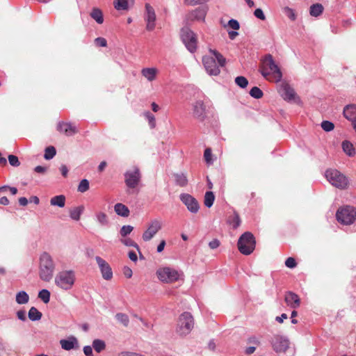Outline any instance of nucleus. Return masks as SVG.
I'll use <instances>...</instances> for the list:
<instances>
[{"mask_svg":"<svg viewBox=\"0 0 356 356\" xmlns=\"http://www.w3.org/2000/svg\"><path fill=\"white\" fill-rule=\"evenodd\" d=\"M284 300L286 305L292 309H295L300 307V299L299 296L293 292H286L284 296Z\"/></svg>","mask_w":356,"mask_h":356,"instance_id":"nucleus-19","label":"nucleus"},{"mask_svg":"<svg viewBox=\"0 0 356 356\" xmlns=\"http://www.w3.org/2000/svg\"><path fill=\"white\" fill-rule=\"evenodd\" d=\"M140 172L137 167H134L132 169L127 170L124 173V181L127 187L130 188H136L140 180Z\"/></svg>","mask_w":356,"mask_h":356,"instance_id":"nucleus-11","label":"nucleus"},{"mask_svg":"<svg viewBox=\"0 0 356 356\" xmlns=\"http://www.w3.org/2000/svg\"><path fill=\"white\" fill-rule=\"evenodd\" d=\"M76 281L75 270L72 269L63 270L58 272L54 278L56 286L61 290L72 289Z\"/></svg>","mask_w":356,"mask_h":356,"instance_id":"nucleus-4","label":"nucleus"},{"mask_svg":"<svg viewBox=\"0 0 356 356\" xmlns=\"http://www.w3.org/2000/svg\"><path fill=\"white\" fill-rule=\"evenodd\" d=\"M56 151L54 147L49 146L45 149L44 157L46 160H50L56 155Z\"/></svg>","mask_w":356,"mask_h":356,"instance_id":"nucleus-39","label":"nucleus"},{"mask_svg":"<svg viewBox=\"0 0 356 356\" xmlns=\"http://www.w3.org/2000/svg\"><path fill=\"white\" fill-rule=\"evenodd\" d=\"M194 318L190 312L182 313L178 318L176 332L180 336L188 334L194 327Z\"/></svg>","mask_w":356,"mask_h":356,"instance_id":"nucleus-5","label":"nucleus"},{"mask_svg":"<svg viewBox=\"0 0 356 356\" xmlns=\"http://www.w3.org/2000/svg\"><path fill=\"white\" fill-rule=\"evenodd\" d=\"M179 197L191 213H196L198 212L200 205L197 200L194 197L188 193H181Z\"/></svg>","mask_w":356,"mask_h":356,"instance_id":"nucleus-13","label":"nucleus"},{"mask_svg":"<svg viewBox=\"0 0 356 356\" xmlns=\"http://www.w3.org/2000/svg\"><path fill=\"white\" fill-rule=\"evenodd\" d=\"M17 317L19 320L22 321H26V312L24 309H21L17 312L16 313Z\"/></svg>","mask_w":356,"mask_h":356,"instance_id":"nucleus-55","label":"nucleus"},{"mask_svg":"<svg viewBox=\"0 0 356 356\" xmlns=\"http://www.w3.org/2000/svg\"><path fill=\"white\" fill-rule=\"evenodd\" d=\"M92 348H94L97 353H101L106 348V343L102 339H95L92 341Z\"/></svg>","mask_w":356,"mask_h":356,"instance_id":"nucleus-37","label":"nucleus"},{"mask_svg":"<svg viewBox=\"0 0 356 356\" xmlns=\"http://www.w3.org/2000/svg\"><path fill=\"white\" fill-rule=\"evenodd\" d=\"M285 265L289 268H293L296 266L297 263L293 257H289L285 261Z\"/></svg>","mask_w":356,"mask_h":356,"instance_id":"nucleus-51","label":"nucleus"},{"mask_svg":"<svg viewBox=\"0 0 356 356\" xmlns=\"http://www.w3.org/2000/svg\"><path fill=\"white\" fill-rule=\"evenodd\" d=\"M208 10L207 6L198 7L188 13L187 20L204 22Z\"/></svg>","mask_w":356,"mask_h":356,"instance_id":"nucleus-17","label":"nucleus"},{"mask_svg":"<svg viewBox=\"0 0 356 356\" xmlns=\"http://www.w3.org/2000/svg\"><path fill=\"white\" fill-rule=\"evenodd\" d=\"M55 264L51 256L44 252L40 257L39 276L44 282H49L55 270Z\"/></svg>","mask_w":356,"mask_h":356,"instance_id":"nucleus-3","label":"nucleus"},{"mask_svg":"<svg viewBox=\"0 0 356 356\" xmlns=\"http://www.w3.org/2000/svg\"><path fill=\"white\" fill-rule=\"evenodd\" d=\"M209 1L210 0H184V2L188 6H194L204 4Z\"/></svg>","mask_w":356,"mask_h":356,"instance_id":"nucleus-49","label":"nucleus"},{"mask_svg":"<svg viewBox=\"0 0 356 356\" xmlns=\"http://www.w3.org/2000/svg\"><path fill=\"white\" fill-rule=\"evenodd\" d=\"M175 183L177 185L184 187L188 184V179L184 173H177L174 175Z\"/></svg>","mask_w":356,"mask_h":356,"instance_id":"nucleus-32","label":"nucleus"},{"mask_svg":"<svg viewBox=\"0 0 356 356\" xmlns=\"http://www.w3.org/2000/svg\"><path fill=\"white\" fill-rule=\"evenodd\" d=\"M254 15L257 18L261 20H265L266 19V16L261 8H257L254 12Z\"/></svg>","mask_w":356,"mask_h":356,"instance_id":"nucleus-54","label":"nucleus"},{"mask_svg":"<svg viewBox=\"0 0 356 356\" xmlns=\"http://www.w3.org/2000/svg\"><path fill=\"white\" fill-rule=\"evenodd\" d=\"M158 70L154 67L143 68L141 71L142 75L149 81H152L156 79Z\"/></svg>","mask_w":356,"mask_h":356,"instance_id":"nucleus-24","label":"nucleus"},{"mask_svg":"<svg viewBox=\"0 0 356 356\" xmlns=\"http://www.w3.org/2000/svg\"><path fill=\"white\" fill-rule=\"evenodd\" d=\"M60 170L63 177H66L67 176L68 168L65 165H62L60 168Z\"/></svg>","mask_w":356,"mask_h":356,"instance_id":"nucleus-62","label":"nucleus"},{"mask_svg":"<svg viewBox=\"0 0 356 356\" xmlns=\"http://www.w3.org/2000/svg\"><path fill=\"white\" fill-rule=\"evenodd\" d=\"M114 211L118 216L122 217H128L130 213L129 208L122 203H117L114 206Z\"/></svg>","mask_w":356,"mask_h":356,"instance_id":"nucleus-25","label":"nucleus"},{"mask_svg":"<svg viewBox=\"0 0 356 356\" xmlns=\"http://www.w3.org/2000/svg\"><path fill=\"white\" fill-rule=\"evenodd\" d=\"M215 200V195L213 192L207 191L204 195V204L205 207L210 208L213 204Z\"/></svg>","mask_w":356,"mask_h":356,"instance_id":"nucleus-36","label":"nucleus"},{"mask_svg":"<svg viewBox=\"0 0 356 356\" xmlns=\"http://www.w3.org/2000/svg\"><path fill=\"white\" fill-rule=\"evenodd\" d=\"M95 218L97 223L102 227H106L109 225V220L107 214L103 211H98L95 213Z\"/></svg>","mask_w":356,"mask_h":356,"instance_id":"nucleus-26","label":"nucleus"},{"mask_svg":"<svg viewBox=\"0 0 356 356\" xmlns=\"http://www.w3.org/2000/svg\"><path fill=\"white\" fill-rule=\"evenodd\" d=\"M235 83L241 88H245L248 84V81L245 77L240 76L235 79Z\"/></svg>","mask_w":356,"mask_h":356,"instance_id":"nucleus-45","label":"nucleus"},{"mask_svg":"<svg viewBox=\"0 0 356 356\" xmlns=\"http://www.w3.org/2000/svg\"><path fill=\"white\" fill-rule=\"evenodd\" d=\"M249 343H252L253 345L257 346L259 344V341L255 337H251L248 340Z\"/></svg>","mask_w":356,"mask_h":356,"instance_id":"nucleus-63","label":"nucleus"},{"mask_svg":"<svg viewBox=\"0 0 356 356\" xmlns=\"http://www.w3.org/2000/svg\"><path fill=\"white\" fill-rule=\"evenodd\" d=\"M250 95L255 99H260L263 97L264 93L259 88L254 86L250 90Z\"/></svg>","mask_w":356,"mask_h":356,"instance_id":"nucleus-42","label":"nucleus"},{"mask_svg":"<svg viewBox=\"0 0 356 356\" xmlns=\"http://www.w3.org/2000/svg\"><path fill=\"white\" fill-rule=\"evenodd\" d=\"M83 350L86 356H93L92 347L90 346H86L83 347Z\"/></svg>","mask_w":356,"mask_h":356,"instance_id":"nucleus-58","label":"nucleus"},{"mask_svg":"<svg viewBox=\"0 0 356 356\" xmlns=\"http://www.w3.org/2000/svg\"><path fill=\"white\" fill-rule=\"evenodd\" d=\"M83 211V207L80 206L77 207H74L70 211V216L72 219L74 220H79L80 219V216Z\"/></svg>","mask_w":356,"mask_h":356,"instance_id":"nucleus-35","label":"nucleus"},{"mask_svg":"<svg viewBox=\"0 0 356 356\" xmlns=\"http://www.w3.org/2000/svg\"><path fill=\"white\" fill-rule=\"evenodd\" d=\"M50 204L52 206L64 207L65 204V197L63 195H59L51 198Z\"/></svg>","mask_w":356,"mask_h":356,"instance_id":"nucleus-29","label":"nucleus"},{"mask_svg":"<svg viewBox=\"0 0 356 356\" xmlns=\"http://www.w3.org/2000/svg\"><path fill=\"white\" fill-rule=\"evenodd\" d=\"M181 38L187 49L193 53L197 49V37L195 33L188 27L181 30Z\"/></svg>","mask_w":356,"mask_h":356,"instance_id":"nucleus-9","label":"nucleus"},{"mask_svg":"<svg viewBox=\"0 0 356 356\" xmlns=\"http://www.w3.org/2000/svg\"><path fill=\"white\" fill-rule=\"evenodd\" d=\"M227 222L231 225L232 226V227L234 229H236L238 228L240 225H241V218L239 217V215L238 214V213H236V211L234 212L233 215L231 216L228 220H227Z\"/></svg>","mask_w":356,"mask_h":356,"instance_id":"nucleus-31","label":"nucleus"},{"mask_svg":"<svg viewBox=\"0 0 356 356\" xmlns=\"http://www.w3.org/2000/svg\"><path fill=\"white\" fill-rule=\"evenodd\" d=\"M210 56H204L202 58V63L207 72L209 75L217 76L220 74V67L225 64V58L216 50L210 49Z\"/></svg>","mask_w":356,"mask_h":356,"instance_id":"nucleus-1","label":"nucleus"},{"mask_svg":"<svg viewBox=\"0 0 356 356\" xmlns=\"http://www.w3.org/2000/svg\"><path fill=\"white\" fill-rule=\"evenodd\" d=\"M261 73L266 79L275 82L280 81L282 77L280 69L275 64L270 54L266 56L263 59Z\"/></svg>","mask_w":356,"mask_h":356,"instance_id":"nucleus-2","label":"nucleus"},{"mask_svg":"<svg viewBox=\"0 0 356 356\" xmlns=\"http://www.w3.org/2000/svg\"><path fill=\"white\" fill-rule=\"evenodd\" d=\"M279 93L284 100L288 102L294 101L296 97L293 88L286 81H283L280 84Z\"/></svg>","mask_w":356,"mask_h":356,"instance_id":"nucleus-16","label":"nucleus"},{"mask_svg":"<svg viewBox=\"0 0 356 356\" xmlns=\"http://www.w3.org/2000/svg\"><path fill=\"white\" fill-rule=\"evenodd\" d=\"M38 298L44 303H48L50 300V292L47 289H42L39 292Z\"/></svg>","mask_w":356,"mask_h":356,"instance_id":"nucleus-41","label":"nucleus"},{"mask_svg":"<svg viewBox=\"0 0 356 356\" xmlns=\"http://www.w3.org/2000/svg\"><path fill=\"white\" fill-rule=\"evenodd\" d=\"M161 222L158 219L152 220L148 225L147 229L143 232L142 238L144 241H149L153 238L156 233L161 229Z\"/></svg>","mask_w":356,"mask_h":356,"instance_id":"nucleus-12","label":"nucleus"},{"mask_svg":"<svg viewBox=\"0 0 356 356\" xmlns=\"http://www.w3.org/2000/svg\"><path fill=\"white\" fill-rule=\"evenodd\" d=\"M34 171L37 173L44 174L47 171V168L41 165H38L34 168Z\"/></svg>","mask_w":356,"mask_h":356,"instance_id":"nucleus-60","label":"nucleus"},{"mask_svg":"<svg viewBox=\"0 0 356 356\" xmlns=\"http://www.w3.org/2000/svg\"><path fill=\"white\" fill-rule=\"evenodd\" d=\"M220 245V241L218 239H213L209 242V246L211 249H216Z\"/></svg>","mask_w":356,"mask_h":356,"instance_id":"nucleus-59","label":"nucleus"},{"mask_svg":"<svg viewBox=\"0 0 356 356\" xmlns=\"http://www.w3.org/2000/svg\"><path fill=\"white\" fill-rule=\"evenodd\" d=\"M286 15L287 16L291 19V20H295L296 19V15H295V13H293V10L289 8H286Z\"/></svg>","mask_w":356,"mask_h":356,"instance_id":"nucleus-61","label":"nucleus"},{"mask_svg":"<svg viewBox=\"0 0 356 356\" xmlns=\"http://www.w3.org/2000/svg\"><path fill=\"white\" fill-rule=\"evenodd\" d=\"M120 242L126 246L136 248L137 249V250L140 252L139 246L131 238H121Z\"/></svg>","mask_w":356,"mask_h":356,"instance_id":"nucleus-40","label":"nucleus"},{"mask_svg":"<svg viewBox=\"0 0 356 356\" xmlns=\"http://www.w3.org/2000/svg\"><path fill=\"white\" fill-rule=\"evenodd\" d=\"M238 248L245 255L250 254L255 248V240L253 234L249 232L243 234L238 241Z\"/></svg>","mask_w":356,"mask_h":356,"instance_id":"nucleus-7","label":"nucleus"},{"mask_svg":"<svg viewBox=\"0 0 356 356\" xmlns=\"http://www.w3.org/2000/svg\"><path fill=\"white\" fill-rule=\"evenodd\" d=\"M114 3L117 10H126L128 8L127 0H115Z\"/></svg>","mask_w":356,"mask_h":356,"instance_id":"nucleus-43","label":"nucleus"},{"mask_svg":"<svg viewBox=\"0 0 356 356\" xmlns=\"http://www.w3.org/2000/svg\"><path fill=\"white\" fill-rule=\"evenodd\" d=\"M336 218L341 224L352 225L356 220V209L351 206L340 207L337 211Z\"/></svg>","mask_w":356,"mask_h":356,"instance_id":"nucleus-6","label":"nucleus"},{"mask_svg":"<svg viewBox=\"0 0 356 356\" xmlns=\"http://www.w3.org/2000/svg\"><path fill=\"white\" fill-rule=\"evenodd\" d=\"M146 22V29L152 31L156 26V13L154 9L149 4H145V13L144 15Z\"/></svg>","mask_w":356,"mask_h":356,"instance_id":"nucleus-15","label":"nucleus"},{"mask_svg":"<svg viewBox=\"0 0 356 356\" xmlns=\"http://www.w3.org/2000/svg\"><path fill=\"white\" fill-rule=\"evenodd\" d=\"M42 316V313L35 307H31L28 313V317L32 321L40 320Z\"/></svg>","mask_w":356,"mask_h":356,"instance_id":"nucleus-30","label":"nucleus"},{"mask_svg":"<svg viewBox=\"0 0 356 356\" xmlns=\"http://www.w3.org/2000/svg\"><path fill=\"white\" fill-rule=\"evenodd\" d=\"M342 148L343 152L349 156H353L355 154V149L353 145L347 140L342 143Z\"/></svg>","mask_w":356,"mask_h":356,"instance_id":"nucleus-33","label":"nucleus"},{"mask_svg":"<svg viewBox=\"0 0 356 356\" xmlns=\"http://www.w3.org/2000/svg\"><path fill=\"white\" fill-rule=\"evenodd\" d=\"M134 229V227L131 225H123L120 229V234L122 237H125L129 235Z\"/></svg>","mask_w":356,"mask_h":356,"instance_id":"nucleus-47","label":"nucleus"},{"mask_svg":"<svg viewBox=\"0 0 356 356\" xmlns=\"http://www.w3.org/2000/svg\"><path fill=\"white\" fill-rule=\"evenodd\" d=\"M90 15L97 23L102 24L104 22L103 13L100 9L93 8Z\"/></svg>","mask_w":356,"mask_h":356,"instance_id":"nucleus-27","label":"nucleus"},{"mask_svg":"<svg viewBox=\"0 0 356 356\" xmlns=\"http://www.w3.org/2000/svg\"><path fill=\"white\" fill-rule=\"evenodd\" d=\"M89 189V181L86 179H82L79 186H78V191L81 193H85Z\"/></svg>","mask_w":356,"mask_h":356,"instance_id":"nucleus-44","label":"nucleus"},{"mask_svg":"<svg viewBox=\"0 0 356 356\" xmlns=\"http://www.w3.org/2000/svg\"><path fill=\"white\" fill-rule=\"evenodd\" d=\"M95 42V44L99 47H106L107 45L106 40L104 38H97Z\"/></svg>","mask_w":356,"mask_h":356,"instance_id":"nucleus-56","label":"nucleus"},{"mask_svg":"<svg viewBox=\"0 0 356 356\" xmlns=\"http://www.w3.org/2000/svg\"><path fill=\"white\" fill-rule=\"evenodd\" d=\"M60 344L61 348L65 350H70L79 346L78 340L74 336H70L67 339H61Z\"/></svg>","mask_w":356,"mask_h":356,"instance_id":"nucleus-21","label":"nucleus"},{"mask_svg":"<svg viewBox=\"0 0 356 356\" xmlns=\"http://www.w3.org/2000/svg\"><path fill=\"white\" fill-rule=\"evenodd\" d=\"M343 115L344 117L351 121H356V105L355 104H349L344 107L343 108Z\"/></svg>","mask_w":356,"mask_h":356,"instance_id":"nucleus-22","label":"nucleus"},{"mask_svg":"<svg viewBox=\"0 0 356 356\" xmlns=\"http://www.w3.org/2000/svg\"><path fill=\"white\" fill-rule=\"evenodd\" d=\"M57 129L61 133H64L67 136H72L76 133V128L70 123L59 122L57 126Z\"/></svg>","mask_w":356,"mask_h":356,"instance_id":"nucleus-23","label":"nucleus"},{"mask_svg":"<svg viewBox=\"0 0 356 356\" xmlns=\"http://www.w3.org/2000/svg\"><path fill=\"white\" fill-rule=\"evenodd\" d=\"M325 177L332 186L338 188L344 189L348 186L347 177L337 170H327L325 172Z\"/></svg>","mask_w":356,"mask_h":356,"instance_id":"nucleus-8","label":"nucleus"},{"mask_svg":"<svg viewBox=\"0 0 356 356\" xmlns=\"http://www.w3.org/2000/svg\"><path fill=\"white\" fill-rule=\"evenodd\" d=\"M228 26L234 30H238L240 29V24L238 22L234 19L229 20Z\"/></svg>","mask_w":356,"mask_h":356,"instance_id":"nucleus-52","label":"nucleus"},{"mask_svg":"<svg viewBox=\"0 0 356 356\" xmlns=\"http://www.w3.org/2000/svg\"><path fill=\"white\" fill-rule=\"evenodd\" d=\"M274 350L277 353H284L289 347L287 338L282 336H275L272 343Z\"/></svg>","mask_w":356,"mask_h":356,"instance_id":"nucleus-18","label":"nucleus"},{"mask_svg":"<svg viewBox=\"0 0 356 356\" xmlns=\"http://www.w3.org/2000/svg\"><path fill=\"white\" fill-rule=\"evenodd\" d=\"M123 274L127 278H131L133 275V272L130 268L125 266L123 268Z\"/></svg>","mask_w":356,"mask_h":356,"instance_id":"nucleus-57","label":"nucleus"},{"mask_svg":"<svg viewBox=\"0 0 356 356\" xmlns=\"http://www.w3.org/2000/svg\"><path fill=\"white\" fill-rule=\"evenodd\" d=\"M115 318L118 322L122 323L124 327H127L129 323V317L127 314L123 313H118L115 315Z\"/></svg>","mask_w":356,"mask_h":356,"instance_id":"nucleus-38","label":"nucleus"},{"mask_svg":"<svg viewBox=\"0 0 356 356\" xmlns=\"http://www.w3.org/2000/svg\"><path fill=\"white\" fill-rule=\"evenodd\" d=\"M158 278L163 282H173L178 280L179 273L175 269L170 267H164L157 270Z\"/></svg>","mask_w":356,"mask_h":356,"instance_id":"nucleus-10","label":"nucleus"},{"mask_svg":"<svg viewBox=\"0 0 356 356\" xmlns=\"http://www.w3.org/2000/svg\"><path fill=\"white\" fill-rule=\"evenodd\" d=\"M193 115L200 120H203L205 118V106L202 101H197L193 104Z\"/></svg>","mask_w":356,"mask_h":356,"instance_id":"nucleus-20","label":"nucleus"},{"mask_svg":"<svg viewBox=\"0 0 356 356\" xmlns=\"http://www.w3.org/2000/svg\"><path fill=\"white\" fill-rule=\"evenodd\" d=\"M211 155H212V154H211V149H209V148L206 149L204 151V159L207 163H212Z\"/></svg>","mask_w":356,"mask_h":356,"instance_id":"nucleus-53","label":"nucleus"},{"mask_svg":"<svg viewBox=\"0 0 356 356\" xmlns=\"http://www.w3.org/2000/svg\"><path fill=\"white\" fill-rule=\"evenodd\" d=\"M95 259L103 279L108 281L111 280L113 278V271L109 264L99 256H96Z\"/></svg>","mask_w":356,"mask_h":356,"instance_id":"nucleus-14","label":"nucleus"},{"mask_svg":"<svg viewBox=\"0 0 356 356\" xmlns=\"http://www.w3.org/2000/svg\"><path fill=\"white\" fill-rule=\"evenodd\" d=\"M15 301L19 305H25L29 301V296L24 291H20L16 294Z\"/></svg>","mask_w":356,"mask_h":356,"instance_id":"nucleus-28","label":"nucleus"},{"mask_svg":"<svg viewBox=\"0 0 356 356\" xmlns=\"http://www.w3.org/2000/svg\"><path fill=\"white\" fill-rule=\"evenodd\" d=\"M321 127L325 131H331L334 129V125L332 122L324 120L321 122Z\"/></svg>","mask_w":356,"mask_h":356,"instance_id":"nucleus-48","label":"nucleus"},{"mask_svg":"<svg viewBox=\"0 0 356 356\" xmlns=\"http://www.w3.org/2000/svg\"><path fill=\"white\" fill-rule=\"evenodd\" d=\"M118 356H143L141 355L135 353H131V352H122L120 353Z\"/></svg>","mask_w":356,"mask_h":356,"instance_id":"nucleus-64","label":"nucleus"},{"mask_svg":"<svg viewBox=\"0 0 356 356\" xmlns=\"http://www.w3.org/2000/svg\"><path fill=\"white\" fill-rule=\"evenodd\" d=\"M323 11V7L320 3H316L311 6L309 9V13L312 16L318 17L322 14Z\"/></svg>","mask_w":356,"mask_h":356,"instance_id":"nucleus-34","label":"nucleus"},{"mask_svg":"<svg viewBox=\"0 0 356 356\" xmlns=\"http://www.w3.org/2000/svg\"><path fill=\"white\" fill-rule=\"evenodd\" d=\"M9 163L14 167H17L20 165L18 158L15 155L8 156Z\"/></svg>","mask_w":356,"mask_h":356,"instance_id":"nucleus-50","label":"nucleus"},{"mask_svg":"<svg viewBox=\"0 0 356 356\" xmlns=\"http://www.w3.org/2000/svg\"><path fill=\"white\" fill-rule=\"evenodd\" d=\"M144 115L148 120L150 127L154 128L156 126V120L154 115L152 114L149 111H146L144 113Z\"/></svg>","mask_w":356,"mask_h":356,"instance_id":"nucleus-46","label":"nucleus"}]
</instances>
